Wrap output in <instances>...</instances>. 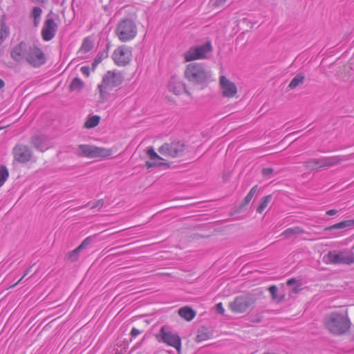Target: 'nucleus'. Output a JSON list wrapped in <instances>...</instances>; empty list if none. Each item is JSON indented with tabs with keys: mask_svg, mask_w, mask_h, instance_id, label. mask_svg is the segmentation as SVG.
Returning a JSON list of instances; mask_svg holds the SVG:
<instances>
[{
	"mask_svg": "<svg viewBox=\"0 0 354 354\" xmlns=\"http://www.w3.org/2000/svg\"><path fill=\"white\" fill-rule=\"evenodd\" d=\"M185 150V145L180 142H174L171 143H165L162 145L158 152L159 156L153 149L147 151V155L149 160L146 162V166L148 168L167 165V158H173L181 156Z\"/></svg>",
	"mask_w": 354,
	"mask_h": 354,
	"instance_id": "obj_1",
	"label": "nucleus"
},
{
	"mask_svg": "<svg viewBox=\"0 0 354 354\" xmlns=\"http://www.w3.org/2000/svg\"><path fill=\"white\" fill-rule=\"evenodd\" d=\"M324 325L327 330L333 335L345 334L350 330L351 326L348 310L338 309L329 313L324 318Z\"/></svg>",
	"mask_w": 354,
	"mask_h": 354,
	"instance_id": "obj_2",
	"label": "nucleus"
},
{
	"mask_svg": "<svg viewBox=\"0 0 354 354\" xmlns=\"http://www.w3.org/2000/svg\"><path fill=\"white\" fill-rule=\"evenodd\" d=\"M185 78L192 85L206 86L210 81L207 67L198 62L188 64L184 71Z\"/></svg>",
	"mask_w": 354,
	"mask_h": 354,
	"instance_id": "obj_3",
	"label": "nucleus"
},
{
	"mask_svg": "<svg viewBox=\"0 0 354 354\" xmlns=\"http://www.w3.org/2000/svg\"><path fill=\"white\" fill-rule=\"evenodd\" d=\"M257 297L254 294L247 292L236 296L228 304L229 310L234 314H245L250 311L257 303Z\"/></svg>",
	"mask_w": 354,
	"mask_h": 354,
	"instance_id": "obj_4",
	"label": "nucleus"
},
{
	"mask_svg": "<svg viewBox=\"0 0 354 354\" xmlns=\"http://www.w3.org/2000/svg\"><path fill=\"white\" fill-rule=\"evenodd\" d=\"M138 28L136 23L130 19H123L116 25L115 34L122 42H127L136 38Z\"/></svg>",
	"mask_w": 354,
	"mask_h": 354,
	"instance_id": "obj_5",
	"label": "nucleus"
},
{
	"mask_svg": "<svg viewBox=\"0 0 354 354\" xmlns=\"http://www.w3.org/2000/svg\"><path fill=\"white\" fill-rule=\"evenodd\" d=\"M326 262L332 264H354V252L349 249L331 250L326 255Z\"/></svg>",
	"mask_w": 354,
	"mask_h": 354,
	"instance_id": "obj_6",
	"label": "nucleus"
},
{
	"mask_svg": "<svg viewBox=\"0 0 354 354\" xmlns=\"http://www.w3.org/2000/svg\"><path fill=\"white\" fill-rule=\"evenodd\" d=\"M113 152L111 149L88 145H80L77 148L78 156L88 158H106L111 156Z\"/></svg>",
	"mask_w": 354,
	"mask_h": 354,
	"instance_id": "obj_7",
	"label": "nucleus"
},
{
	"mask_svg": "<svg viewBox=\"0 0 354 354\" xmlns=\"http://www.w3.org/2000/svg\"><path fill=\"white\" fill-rule=\"evenodd\" d=\"M212 51V46L210 41L205 44L190 48L184 54V60L189 62L193 60L203 59L207 57V55Z\"/></svg>",
	"mask_w": 354,
	"mask_h": 354,
	"instance_id": "obj_8",
	"label": "nucleus"
},
{
	"mask_svg": "<svg viewBox=\"0 0 354 354\" xmlns=\"http://www.w3.org/2000/svg\"><path fill=\"white\" fill-rule=\"evenodd\" d=\"M218 88L223 98L234 99L239 96V89L235 82L224 75L218 77Z\"/></svg>",
	"mask_w": 354,
	"mask_h": 354,
	"instance_id": "obj_9",
	"label": "nucleus"
},
{
	"mask_svg": "<svg viewBox=\"0 0 354 354\" xmlns=\"http://www.w3.org/2000/svg\"><path fill=\"white\" fill-rule=\"evenodd\" d=\"M342 161L339 156L313 158L304 162V167L308 169H317L324 167H330Z\"/></svg>",
	"mask_w": 354,
	"mask_h": 354,
	"instance_id": "obj_10",
	"label": "nucleus"
},
{
	"mask_svg": "<svg viewBox=\"0 0 354 354\" xmlns=\"http://www.w3.org/2000/svg\"><path fill=\"white\" fill-rule=\"evenodd\" d=\"M26 62L33 67H39L46 62V55L37 46L28 44Z\"/></svg>",
	"mask_w": 354,
	"mask_h": 354,
	"instance_id": "obj_11",
	"label": "nucleus"
},
{
	"mask_svg": "<svg viewBox=\"0 0 354 354\" xmlns=\"http://www.w3.org/2000/svg\"><path fill=\"white\" fill-rule=\"evenodd\" d=\"M131 57V48L125 45H122L116 48L112 54V58L114 62L119 66H124L129 64Z\"/></svg>",
	"mask_w": 354,
	"mask_h": 354,
	"instance_id": "obj_12",
	"label": "nucleus"
},
{
	"mask_svg": "<svg viewBox=\"0 0 354 354\" xmlns=\"http://www.w3.org/2000/svg\"><path fill=\"white\" fill-rule=\"evenodd\" d=\"M122 82L121 76L115 72L108 71L104 76L99 89L102 95L106 93L109 90L118 86Z\"/></svg>",
	"mask_w": 354,
	"mask_h": 354,
	"instance_id": "obj_13",
	"label": "nucleus"
},
{
	"mask_svg": "<svg viewBox=\"0 0 354 354\" xmlns=\"http://www.w3.org/2000/svg\"><path fill=\"white\" fill-rule=\"evenodd\" d=\"M160 335L164 343L174 347L178 353H180L181 349V339L178 335L169 331L165 326L161 328Z\"/></svg>",
	"mask_w": 354,
	"mask_h": 354,
	"instance_id": "obj_14",
	"label": "nucleus"
},
{
	"mask_svg": "<svg viewBox=\"0 0 354 354\" xmlns=\"http://www.w3.org/2000/svg\"><path fill=\"white\" fill-rule=\"evenodd\" d=\"M13 157L17 162L25 163L31 159L32 153L28 147L17 145L13 149Z\"/></svg>",
	"mask_w": 354,
	"mask_h": 354,
	"instance_id": "obj_15",
	"label": "nucleus"
},
{
	"mask_svg": "<svg viewBox=\"0 0 354 354\" xmlns=\"http://www.w3.org/2000/svg\"><path fill=\"white\" fill-rule=\"evenodd\" d=\"M58 26L53 19H47L41 29V37L44 41H50L53 39L57 31Z\"/></svg>",
	"mask_w": 354,
	"mask_h": 354,
	"instance_id": "obj_16",
	"label": "nucleus"
},
{
	"mask_svg": "<svg viewBox=\"0 0 354 354\" xmlns=\"http://www.w3.org/2000/svg\"><path fill=\"white\" fill-rule=\"evenodd\" d=\"M28 47V44L25 41H21L19 44L15 46L10 51L12 59L17 62L26 61Z\"/></svg>",
	"mask_w": 354,
	"mask_h": 354,
	"instance_id": "obj_17",
	"label": "nucleus"
},
{
	"mask_svg": "<svg viewBox=\"0 0 354 354\" xmlns=\"http://www.w3.org/2000/svg\"><path fill=\"white\" fill-rule=\"evenodd\" d=\"M168 88L169 91L176 95H180L183 93L190 95L185 84L182 80L177 77H171Z\"/></svg>",
	"mask_w": 354,
	"mask_h": 354,
	"instance_id": "obj_18",
	"label": "nucleus"
},
{
	"mask_svg": "<svg viewBox=\"0 0 354 354\" xmlns=\"http://www.w3.org/2000/svg\"><path fill=\"white\" fill-rule=\"evenodd\" d=\"M93 242V236H89L83 240L81 244L67 254V259L71 261H75L78 259L80 252Z\"/></svg>",
	"mask_w": 354,
	"mask_h": 354,
	"instance_id": "obj_19",
	"label": "nucleus"
},
{
	"mask_svg": "<svg viewBox=\"0 0 354 354\" xmlns=\"http://www.w3.org/2000/svg\"><path fill=\"white\" fill-rule=\"evenodd\" d=\"M353 227H354V219H349L342 221L330 226L326 227L324 230L326 232L333 230H342L344 228L351 229Z\"/></svg>",
	"mask_w": 354,
	"mask_h": 354,
	"instance_id": "obj_20",
	"label": "nucleus"
},
{
	"mask_svg": "<svg viewBox=\"0 0 354 354\" xmlns=\"http://www.w3.org/2000/svg\"><path fill=\"white\" fill-rule=\"evenodd\" d=\"M178 315L187 322H190L196 317V312L189 306H184L178 310Z\"/></svg>",
	"mask_w": 354,
	"mask_h": 354,
	"instance_id": "obj_21",
	"label": "nucleus"
},
{
	"mask_svg": "<svg viewBox=\"0 0 354 354\" xmlns=\"http://www.w3.org/2000/svg\"><path fill=\"white\" fill-rule=\"evenodd\" d=\"M305 232L304 230L299 226H295L285 230L281 234L284 239H289L297 234H301Z\"/></svg>",
	"mask_w": 354,
	"mask_h": 354,
	"instance_id": "obj_22",
	"label": "nucleus"
},
{
	"mask_svg": "<svg viewBox=\"0 0 354 354\" xmlns=\"http://www.w3.org/2000/svg\"><path fill=\"white\" fill-rule=\"evenodd\" d=\"M84 83L82 80H81L79 77L74 78L70 86L69 90L70 91H77L80 92L84 87Z\"/></svg>",
	"mask_w": 354,
	"mask_h": 354,
	"instance_id": "obj_23",
	"label": "nucleus"
},
{
	"mask_svg": "<svg viewBox=\"0 0 354 354\" xmlns=\"http://www.w3.org/2000/svg\"><path fill=\"white\" fill-rule=\"evenodd\" d=\"M100 121V117L98 115H93L89 117L85 122L84 127L86 129L94 128L98 125Z\"/></svg>",
	"mask_w": 354,
	"mask_h": 354,
	"instance_id": "obj_24",
	"label": "nucleus"
},
{
	"mask_svg": "<svg viewBox=\"0 0 354 354\" xmlns=\"http://www.w3.org/2000/svg\"><path fill=\"white\" fill-rule=\"evenodd\" d=\"M272 199L271 195H268L262 198L259 205L258 206L257 209V212L259 214H262L264 210L266 209V207L268 206V204L270 203V201Z\"/></svg>",
	"mask_w": 354,
	"mask_h": 354,
	"instance_id": "obj_25",
	"label": "nucleus"
},
{
	"mask_svg": "<svg viewBox=\"0 0 354 354\" xmlns=\"http://www.w3.org/2000/svg\"><path fill=\"white\" fill-rule=\"evenodd\" d=\"M304 79L305 76L304 74L299 73L288 84V88L290 89L295 88L297 86L304 82Z\"/></svg>",
	"mask_w": 354,
	"mask_h": 354,
	"instance_id": "obj_26",
	"label": "nucleus"
},
{
	"mask_svg": "<svg viewBox=\"0 0 354 354\" xmlns=\"http://www.w3.org/2000/svg\"><path fill=\"white\" fill-rule=\"evenodd\" d=\"M257 191H258V185H256L252 187V189L248 193L246 196L244 198L241 205L245 206V205H248L251 201V200L252 199V198L254 197L255 194L257 192Z\"/></svg>",
	"mask_w": 354,
	"mask_h": 354,
	"instance_id": "obj_27",
	"label": "nucleus"
},
{
	"mask_svg": "<svg viewBox=\"0 0 354 354\" xmlns=\"http://www.w3.org/2000/svg\"><path fill=\"white\" fill-rule=\"evenodd\" d=\"M9 176V172L6 166L0 167V187L4 184Z\"/></svg>",
	"mask_w": 354,
	"mask_h": 354,
	"instance_id": "obj_28",
	"label": "nucleus"
},
{
	"mask_svg": "<svg viewBox=\"0 0 354 354\" xmlns=\"http://www.w3.org/2000/svg\"><path fill=\"white\" fill-rule=\"evenodd\" d=\"M268 290L271 295L273 301L276 302H280L282 300L283 297H279L277 295L278 288L275 285L270 286L268 288Z\"/></svg>",
	"mask_w": 354,
	"mask_h": 354,
	"instance_id": "obj_29",
	"label": "nucleus"
},
{
	"mask_svg": "<svg viewBox=\"0 0 354 354\" xmlns=\"http://www.w3.org/2000/svg\"><path fill=\"white\" fill-rule=\"evenodd\" d=\"M41 9L39 7H34L32 9V17L35 19V25L37 26V19L40 17L41 14Z\"/></svg>",
	"mask_w": 354,
	"mask_h": 354,
	"instance_id": "obj_30",
	"label": "nucleus"
},
{
	"mask_svg": "<svg viewBox=\"0 0 354 354\" xmlns=\"http://www.w3.org/2000/svg\"><path fill=\"white\" fill-rule=\"evenodd\" d=\"M208 335L203 330H199L196 339L198 342L205 341L208 339Z\"/></svg>",
	"mask_w": 354,
	"mask_h": 354,
	"instance_id": "obj_31",
	"label": "nucleus"
},
{
	"mask_svg": "<svg viewBox=\"0 0 354 354\" xmlns=\"http://www.w3.org/2000/svg\"><path fill=\"white\" fill-rule=\"evenodd\" d=\"M81 73L85 75L86 77H89L90 75V68L88 66H82L80 68Z\"/></svg>",
	"mask_w": 354,
	"mask_h": 354,
	"instance_id": "obj_32",
	"label": "nucleus"
},
{
	"mask_svg": "<svg viewBox=\"0 0 354 354\" xmlns=\"http://www.w3.org/2000/svg\"><path fill=\"white\" fill-rule=\"evenodd\" d=\"M103 205H104L103 200L102 199H100V200L95 201L93 203V205L91 207V209H95V208L100 209V208H102Z\"/></svg>",
	"mask_w": 354,
	"mask_h": 354,
	"instance_id": "obj_33",
	"label": "nucleus"
},
{
	"mask_svg": "<svg viewBox=\"0 0 354 354\" xmlns=\"http://www.w3.org/2000/svg\"><path fill=\"white\" fill-rule=\"evenodd\" d=\"M216 309L218 312V313L221 314V315H224L225 314V308L223 307V305L222 303H218L216 305Z\"/></svg>",
	"mask_w": 354,
	"mask_h": 354,
	"instance_id": "obj_34",
	"label": "nucleus"
},
{
	"mask_svg": "<svg viewBox=\"0 0 354 354\" xmlns=\"http://www.w3.org/2000/svg\"><path fill=\"white\" fill-rule=\"evenodd\" d=\"M227 0H214L213 3V6L214 8H219L223 6Z\"/></svg>",
	"mask_w": 354,
	"mask_h": 354,
	"instance_id": "obj_35",
	"label": "nucleus"
},
{
	"mask_svg": "<svg viewBox=\"0 0 354 354\" xmlns=\"http://www.w3.org/2000/svg\"><path fill=\"white\" fill-rule=\"evenodd\" d=\"M91 48L90 43L88 40H84V43L82 45L81 50L84 52L88 51Z\"/></svg>",
	"mask_w": 354,
	"mask_h": 354,
	"instance_id": "obj_36",
	"label": "nucleus"
},
{
	"mask_svg": "<svg viewBox=\"0 0 354 354\" xmlns=\"http://www.w3.org/2000/svg\"><path fill=\"white\" fill-rule=\"evenodd\" d=\"M273 169L270 167L263 168L262 169V174L265 176L272 174Z\"/></svg>",
	"mask_w": 354,
	"mask_h": 354,
	"instance_id": "obj_37",
	"label": "nucleus"
},
{
	"mask_svg": "<svg viewBox=\"0 0 354 354\" xmlns=\"http://www.w3.org/2000/svg\"><path fill=\"white\" fill-rule=\"evenodd\" d=\"M288 286H295L299 283V281L295 278H291L286 282Z\"/></svg>",
	"mask_w": 354,
	"mask_h": 354,
	"instance_id": "obj_38",
	"label": "nucleus"
},
{
	"mask_svg": "<svg viewBox=\"0 0 354 354\" xmlns=\"http://www.w3.org/2000/svg\"><path fill=\"white\" fill-rule=\"evenodd\" d=\"M140 333V330H138V328H133L131 331V334L133 337L138 336Z\"/></svg>",
	"mask_w": 354,
	"mask_h": 354,
	"instance_id": "obj_39",
	"label": "nucleus"
},
{
	"mask_svg": "<svg viewBox=\"0 0 354 354\" xmlns=\"http://www.w3.org/2000/svg\"><path fill=\"white\" fill-rule=\"evenodd\" d=\"M337 213V211L335 209H329L326 212V214L329 216H333Z\"/></svg>",
	"mask_w": 354,
	"mask_h": 354,
	"instance_id": "obj_40",
	"label": "nucleus"
},
{
	"mask_svg": "<svg viewBox=\"0 0 354 354\" xmlns=\"http://www.w3.org/2000/svg\"><path fill=\"white\" fill-rule=\"evenodd\" d=\"M300 290V283H299L297 285H295V287L293 288V292L294 293H298Z\"/></svg>",
	"mask_w": 354,
	"mask_h": 354,
	"instance_id": "obj_41",
	"label": "nucleus"
},
{
	"mask_svg": "<svg viewBox=\"0 0 354 354\" xmlns=\"http://www.w3.org/2000/svg\"><path fill=\"white\" fill-rule=\"evenodd\" d=\"M5 86V83L3 80L0 79V90Z\"/></svg>",
	"mask_w": 354,
	"mask_h": 354,
	"instance_id": "obj_42",
	"label": "nucleus"
},
{
	"mask_svg": "<svg viewBox=\"0 0 354 354\" xmlns=\"http://www.w3.org/2000/svg\"><path fill=\"white\" fill-rule=\"evenodd\" d=\"M27 273H28V272H26V273H25V274H24V276L20 279H19V281H18L15 284H14L12 286H16V285H17V284H18L20 281H22V279L24 278V277L27 274Z\"/></svg>",
	"mask_w": 354,
	"mask_h": 354,
	"instance_id": "obj_43",
	"label": "nucleus"
},
{
	"mask_svg": "<svg viewBox=\"0 0 354 354\" xmlns=\"http://www.w3.org/2000/svg\"><path fill=\"white\" fill-rule=\"evenodd\" d=\"M35 1L37 2H39V3H44L46 1V0H35Z\"/></svg>",
	"mask_w": 354,
	"mask_h": 354,
	"instance_id": "obj_44",
	"label": "nucleus"
},
{
	"mask_svg": "<svg viewBox=\"0 0 354 354\" xmlns=\"http://www.w3.org/2000/svg\"><path fill=\"white\" fill-rule=\"evenodd\" d=\"M163 274H165V275H167V276H170L171 275L170 273H164Z\"/></svg>",
	"mask_w": 354,
	"mask_h": 354,
	"instance_id": "obj_45",
	"label": "nucleus"
},
{
	"mask_svg": "<svg viewBox=\"0 0 354 354\" xmlns=\"http://www.w3.org/2000/svg\"><path fill=\"white\" fill-rule=\"evenodd\" d=\"M3 129V127H0V130H1V129Z\"/></svg>",
	"mask_w": 354,
	"mask_h": 354,
	"instance_id": "obj_46",
	"label": "nucleus"
}]
</instances>
